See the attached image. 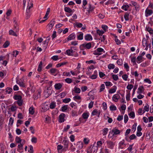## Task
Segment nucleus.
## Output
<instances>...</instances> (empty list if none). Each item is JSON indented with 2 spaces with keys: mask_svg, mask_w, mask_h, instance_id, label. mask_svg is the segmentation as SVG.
Segmentation results:
<instances>
[{
  "mask_svg": "<svg viewBox=\"0 0 153 153\" xmlns=\"http://www.w3.org/2000/svg\"><path fill=\"white\" fill-rule=\"evenodd\" d=\"M145 13L146 16H148V15H147V14H148L149 15H150L152 13L153 11L152 10H147L146 9V10Z\"/></svg>",
  "mask_w": 153,
  "mask_h": 153,
  "instance_id": "a878e982",
  "label": "nucleus"
},
{
  "mask_svg": "<svg viewBox=\"0 0 153 153\" xmlns=\"http://www.w3.org/2000/svg\"><path fill=\"white\" fill-rule=\"evenodd\" d=\"M112 132L111 133V134H112V136H111L110 133L108 135V137L109 138H111L114 135L119 134L120 133V131L117 129V128L115 127L113 128L112 130Z\"/></svg>",
  "mask_w": 153,
  "mask_h": 153,
  "instance_id": "f03ea898",
  "label": "nucleus"
},
{
  "mask_svg": "<svg viewBox=\"0 0 153 153\" xmlns=\"http://www.w3.org/2000/svg\"><path fill=\"white\" fill-rule=\"evenodd\" d=\"M64 10L65 12L68 13H71L72 12V10L70 8L67 7H65Z\"/></svg>",
  "mask_w": 153,
  "mask_h": 153,
  "instance_id": "e433bc0d",
  "label": "nucleus"
},
{
  "mask_svg": "<svg viewBox=\"0 0 153 153\" xmlns=\"http://www.w3.org/2000/svg\"><path fill=\"white\" fill-rule=\"evenodd\" d=\"M41 91H39L37 93H36L33 96V98L34 100H37L41 97Z\"/></svg>",
  "mask_w": 153,
  "mask_h": 153,
  "instance_id": "f8f14e48",
  "label": "nucleus"
},
{
  "mask_svg": "<svg viewBox=\"0 0 153 153\" xmlns=\"http://www.w3.org/2000/svg\"><path fill=\"white\" fill-rule=\"evenodd\" d=\"M15 140L17 143H22V140L19 137L16 136V138Z\"/></svg>",
  "mask_w": 153,
  "mask_h": 153,
  "instance_id": "4c0bfd02",
  "label": "nucleus"
},
{
  "mask_svg": "<svg viewBox=\"0 0 153 153\" xmlns=\"http://www.w3.org/2000/svg\"><path fill=\"white\" fill-rule=\"evenodd\" d=\"M125 140H123L122 141H120L119 143V149H123L124 148L123 146V145L125 146H126L125 144L124 143Z\"/></svg>",
  "mask_w": 153,
  "mask_h": 153,
  "instance_id": "dca6fc26",
  "label": "nucleus"
},
{
  "mask_svg": "<svg viewBox=\"0 0 153 153\" xmlns=\"http://www.w3.org/2000/svg\"><path fill=\"white\" fill-rule=\"evenodd\" d=\"M129 138L131 142V140L136 139L137 138V137L134 134H133L130 136Z\"/></svg>",
  "mask_w": 153,
  "mask_h": 153,
  "instance_id": "49530a36",
  "label": "nucleus"
},
{
  "mask_svg": "<svg viewBox=\"0 0 153 153\" xmlns=\"http://www.w3.org/2000/svg\"><path fill=\"white\" fill-rule=\"evenodd\" d=\"M129 7V5L127 4L123 5L121 8L125 11H127L128 10V9Z\"/></svg>",
  "mask_w": 153,
  "mask_h": 153,
  "instance_id": "37998d69",
  "label": "nucleus"
},
{
  "mask_svg": "<svg viewBox=\"0 0 153 153\" xmlns=\"http://www.w3.org/2000/svg\"><path fill=\"white\" fill-rule=\"evenodd\" d=\"M143 57L141 56H139L137 57V62L138 63H140L142 62L141 61Z\"/></svg>",
  "mask_w": 153,
  "mask_h": 153,
  "instance_id": "c9c22d12",
  "label": "nucleus"
},
{
  "mask_svg": "<svg viewBox=\"0 0 153 153\" xmlns=\"http://www.w3.org/2000/svg\"><path fill=\"white\" fill-rule=\"evenodd\" d=\"M76 26L77 27L80 28L82 26V24L80 23L76 22L74 24V26Z\"/></svg>",
  "mask_w": 153,
  "mask_h": 153,
  "instance_id": "f704fd0d",
  "label": "nucleus"
},
{
  "mask_svg": "<svg viewBox=\"0 0 153 153\" xmlns=\"http://www.w3.org/2000/svg\"><path fill=\"white\" fill-rule=\"evenodd\" d=\"M67 63V62H62V63H59L57 64L56 65V68H59V67L62 65H66Z\"/></svg>",
  "mask_w": 153,
  "mask_h": 153,
  "instance_id": "2f4dec72",
  "label": "nucleus"
},
{
  "mask_svg": "<svg viewBox=\"0 0 153 153\" xmlns=\"http://www.w3.org/2000/svg\"><path fill=\"white\" fill-rule=\"evenodd\" d=\"M131 61L133 63V65H137L136 62V57L133 56L131 59Z\"/></svg>",
  "mask_w": 153,
  "mask_h": 153,
  "instance_id": "5fc2aeb1",
  "label": "nucleus"
},
{
  "mask_svg": "<svg viewBox=\"0 0 153 153\" xmlns=\"http://www.w3.org/2000/svg\"><path fill=\"white\" fill-rule=\"evenodd\" d=\"M97 72L96 70L94 72V74L93 75L90 76V77L92 79H95L97 78Z\"/></svg>",
  "mask_w": 153,
  "mask_h": 153,
  "instance_id": "412c9836",
  "label": "nucleus"
},
{
  "mask_svg": "<svg viewBox=\"0 0 153 153\" xmlns=\"http://www.w3.org/2000/svg\"><path fill=\"white\" fill-rule=\"evenodd\" d=\"M69 143V141L68 140H64L63 141L62 143L64 146V147L63 149V150L64 151H66L68 149V147Z\"/></svg>",
  "mask_w": 153,
  "mask_h": 153,
  "instance_id": "423d86ee",
  "label": "nucleus"
},
{
  "mask_svg": "<svg viewBox=\"0 0 153 153\" xmlns=\"http://www.w3.org/2000/svg\"><path fill=\"white\" fill-rule=\"evenodd\" d=\"M12 89L11 88H7L6 89L5 92L8 94H10L12 91Z\"/></svg>",
  "mask_w": 153,
  "mask_h": 153,
  "instance_id": "79ce46f5",
  "label": "nucleus"
},
{
  "mask_svg": "<svg viewBox=\"0 0 153 153\" xmlns=\"http://www.w3.org/2000/svg\"><path fill=\"white\" fill-rule=\"evenodd\" d=\"M88 116L89 114L88 113H84L82 115V117L84 119H87Z\"/></svg>",
  "mask_w": 153,
  "mask_h": 153,
  "instance_id": "bb28decb",
  "label": "nucleus"
},
{
  "mask_svg": "<svg viewBox=\"0 0 153 153\" xmlns=\"http://www.w3.org/2000/svg\"><path fill=\"white\" fill-rule=\"evenodd\" d=\"M130 14V13H128L127 12H126L124 15V18L126 21H127L129 20V16Z\"/></svg>",
  "mask_w": 153,
  "mask_h": 153,
  "instance_id": "393cba45",
  "label": "nucleus"
},
{
  "mask_svg": "<svg viewBox=\"0 0 153 153\" xmlns=\"http://www.w3.org/2000/svg\"><path fill=\"white\" fill-rule=\"evenodd\" d=\"M85 39L87 41H91L93 39L92 37L90 34H87L85 36Z\"/></svg>",
  "mask_w": 153,
  "mask_h": 153,
  "instance_id": "2eb2a0df",
  "label": "nucleus"
},
{
  "mask_svg": "<svg viewBox=\"0 0 153 153\" xmlns=\"http://www.w3.org/2000/svg\"><path fill=\"white\" fill-rule=\"evenodd\" d=\"M24 79L23 78L19 80H16V82L17 84L19 85V86L22 87H25V85L24 83Z\"/></svg>",
  "mask_w": 153,
  "mask_h": 153,
  "instance_id": "0eeeda50",
  "label": "nucleus"
},
{
  "mask_svg": "<svg viewBox=\"0 0 153 153\" xmlns=\"http://www.w3.org/2000/svg\"><path fill=\"white\" fill-rule=\"evenodd\" d=\"M65 54L68 56H71L74 57H77L78 56V54L76 51H74L73 49H70L67 50L66 51Z\"/></svg>",
  "mask_w": 153,
  "mask_h": 153,
  "instance_id": "f257e3e1",
  "label": "nucleus"
},
{
  "mask_svg": "<svg viewBox=\"0 0 153 153\" xmlns=\"http://www.w3.org/2000/svg\"><path fill=\"white\" fill-rule=\"evenodd\" d=\"M10 43L8 41H6L3 45V47L4 48H6L10 45Z\"/></svg>",
  "mask_w": 153,
  "mask_h": 153,
  "instance_id": "ea45409f",
  "label": "nucleus"
},
{
  "mask_svg": "<svg viewBox=\"0 0 153 153\" xmlns=\"http://www.w3.org/2000/svg\"><path fill=\"white\" fill-rule=\"evenodd\" d=\"M42 62L41 61L39 63V65L37 71L39 72H41L42 70Z\"/></svg>",
  "mask_w": 153,
  "mask_h": 153,
  "instance_id": "c85d7f7f",
  "label": "nucleus"
},
{
  "mask_svg": "<svg viewBox=\"0 0 153 153\" xmlns=\"http://www.w3.org/2000/svg\"><path fill=\"white\" fill-rule=\"evenodd\" d=\"M131 74L132 75H134L135 77H137L138 76L139 74H138L137 71H135V72H131Z\"/></svg>",
  "mask_w": 153,
  "mask_h": 153,
  "instance_id": "0e129e2a",
  "label": "nucleus"
},
{
  "mask_svg": "<svg viewBox=\"0 0 153 153\" xmlns=\"http://www.w3.org/2000/svg\"><path fill=\"white\" fill-rule=\"evenodd\" d=\"M68 105H65L62 106L61 108V110L63 112H65L68 109Z\"/></svg>",
  "mask_w": 153,
  "mask_h": 153,
  "instance_id": "c756f323",
  "label": "nucleus"
},
{
  "mask_svg": "<svg viewBox=\"0 0 153 153\" xmlns=\"http://www.w3.org/2000/svg\"><path fill=\"white\" fill-rule=\"evenodd\" d=\"M83 33L82 32H80V34L77 35V38L78 40H81L83 39Z\"/></svg>",
  "mask_w": 153,
  "mask_h": 153,
  "instance_id": "cd10ccee",
  "label": "nucleus"
},
{
  "mask_svg": "<svg viewBox=\"0 0 153 153\" xmlns=\"http://www.w3.org/2000/svg\"><path fill=\"white\" fill-rule=\"evenodd\" d=\"M83 141L85 144H87L89 143V140H88V139L87 138H85L84 139Z\"/></svg>",
  "mask_w": 153,
  "mask_h": 153,
  "instance_id": "774afa93",
  "label": "nucleus"
},
{
  "mask_svg": "<svg viewBox=\"0 0 153 153\" xmlns=\"http://www.w3.org/2000/svg\"><path fill=\"white\" fill-rule=\"evenodd\" d=\"M14 23L13 30L16 31V32H18L19 31V25L17 24V22L16 20L14 21Z\"/></svg>",
  "mask_w": 153,
  "mask_h": 153,
  "instance_id": "9b49d317",
  "label": "nucleus"
},
{
  "mask_svg": "<svg viewBox=\"0 0 153 153\" xmlns=\"http://www.w3.org/2000/svg\"><path fill=\"white\" fill-rule=\"evenodd\" d=\"M104 83L106 86H111L112 85V83L109 81L104 82Z\"/></svg>",
  "mask_w": 153,
  "mask_h": 153,
  "instance_id": "052dcab7",
  "label": "nucleus"
},
{
  "mask_svg": "<svg viewBox=\"0 0 153 153\" xmlns=\"http://www.w3.org/2000/svg\"><path fill=\"white\" fill-rule=\"evenodd\" d=\"M120 98V96L119 94H117L114 95L112 97V100L115 102H117Z\"/></svg>",
  "mask_w": 153,
  "mask_h": 153,
  "instance_id": "4468645a",
  "label": "nucleus"
},
{
  "mask_svg": "<svg viewBox=\"0 0 153 153\" xmlns=\"http://www.w3.org/2000/svg\"><path fill=\"white\" fill-rule=\"evenodd\" d=\"M128 120V118L127 115L126 114H125L124 116V122L125 123H126Z\"/></svg>",
  "mask_w": 153,
  "mask_h": 153,
  "instance_id": "4d7b16f0",
  "label": "nucleus"
},
{
  "mask_svg": "<svg viewBox=\"0 0 153 153\" xmlns=\"http://www.w3.org/2000/svg\"><path fill=\"white\" fill-rule=\"evenodd\" d=\"M55 20L54 19H53L48 24L47 26L46 30L49 31L52 28L53 26L55 24Z\"/></svg>",
  "mask_w": 153,
  "mask_h": 153,
  "instance_id": "20e7f679",
  "label": "nucleus"
},
{
  "mask_svg": "<svg viewBox=\"0 0 153 153\" xmlns=\"http://www.w3.org/2000/svg\"><path fill=\"white\" fill-rule=\"evenodd\" d=\"M82 7L85 9H86V8L85 7V5L87 4V1L86 0H83L82 1Z\"/></svg>",
  "mask_w": 153,
  "mask_h": 153,
  "instance_id": "de8ad7c7",
  "label": "nucleus"
},
{
  "mask_svg": "<svg viewBox=\"0 0 153 153\" xmlns=\"http://www.w3.org/2000/svg\"><path fill=\"white\" fill-rule=\"evenodd\" d=\"M70 138L71 141L73 142L75 140V136L74 135L72 134L70 137Z\"/></svg>",
  "mask_w": 153,
  "mask_h": 153,
  "instance_id": "338daca9",
  "label": "nucleus"
},
{
  "mask_svg": "<svg viewBox=\"0 0 153 153\" xmlns=\"http://www.w3.org/2000/svg\"><path fill=\"white\" fill-rule=\"evenodd\" d=\"M17 103L19 106H21L23 104V100L22 99L17 101Z\"/></svg>",
  "mask_w": 153,
  "mask_h": 153,
  "instance_id": "13d9d810",
  "label": "nucleus"
},
{
  "mask_svg": "<svg viewBox=\"0 0 153 153\" xmlns=\"http://www.w3.org/2000/svg\"><path fill=\"white\" fill-rule=\"evenodd\" d=\"M119 51L120 52V53L121 54H124L125 53L126 50L124 48H120L119 49Z\"/></svg>",
  "mask_w": 153,
  "mask_h": 153,
  "instance_id": "8fccbe9b",
  "label": "nucleus"
},
{
  "mask_svg": "<svg viewBox=\"0 0 153 153\" xmlns=\"http://www.w3.org/2000/svg\"><path fill=\"white\" fill-rule=\"evenodd\" d=\"M65 114L64 113H62L59 116V122L61 123L65 121Z\"/></svg>",
  "mask_w": 153,
  "mask_h": 153,
  "instance_id": "6e6552de",
  "label": "nucleus"
},
{
  "mask_svg": "<svg viewBox=\"0 0 153 153\" xmlns=\"http://www.w3.org/2000/svg\"><path fill=\"white\" fill-rule=\"evenodd\" d=\"M48 72L51 75L56 76L59 72V71L55 68H52L48 71Z\"/></svg>",
  "mask_w": 153,
  "mask_h": 153,
  "instance_id": "39448f33",
  "label": "nucleus"
},
{
  "mask_svg": "<svg viewBox=\"0 0 153 153\" xmlns=\"http://www.w3.org/2000/svg\"><path fill=\"white\" fill-rule=\"evenodd\" d=\"M76 36L74 33H72L70 34L67 38V41L71 40L74 39L75 38Z\"/></svg>",
  "mask_w": 153,
  "mask_h": 153,
  "instance_id": "ddd939ff",
  "label": "nucleus"
},
{
  "mask_svg": "<svg viewBox=\"0 0 153 153\" xmlns=\"http://www.w3.org/2000/svg\"><path fill=\"white\" fill-rule=\"evenodd\" d=\"M108 131V129L107 128H104L103 130L102 134L103 135H105L107 134Z\"/></svg>",
  "mask_w": 153,
  "mask_h": 153,
  "instance_id": "72a5a7b5",
  "label": "nucleus"
},
{
  "mask_svg": "<svg viewBox=\"0 0 153 153\" xmlns=\"http://www.w3.org/2000/svg\"><path fill=\"white\" fill-rule=\"evenodd\" d=\"M52 93L51 88L50 87H48L45 88L44 91V96L46 97H48Z\"/></svg>",
  "mask_w": 153,
  "mask_h": 153,
  "instance_id": "7ed1b4c3",
  "label": "nucleus"
},
{
  "mask_svg": "<svg viewBox=\"0 0 153 153\" xmlns=\"http://www.w3.org/2000/svg\"><path fill=\"white\" fill-rule=\"evenodd\" d=\"M117 87L116 86L114 85L113 86V88H111L109 91V94H112L115 92L116 91Z\"/></svg>",
  "mask_w": 153,
  "mask_h": 153,
  "instance_id": "6ab92c4d",
  "label": "nucleus"
},
{
  "mask_svg": "<svg viewBox=\"0 0 153 153\" xmlns=\"http://www.w3.org/2000/svg\"><path fill=\"white\" fill-rule=\"evenodd\" d=\"M97 33L100 36H102V35L104 33V32L102 30H100L99 29L97 30Z\"/></svg>",
  "mask_w": 153,
  "mask_h": 153,
  "instance_id": "473e14b6",
  "label": "nucleus"
},
{
  "mask_svg": "<svg viewBox=\"0 0 153 153\" xmlns=\"http://www.w3.org/2000/svg\"><path fill=\"white\" fill-rule=\"evenodd\" d=\"M65 82L68 83H71L72 82V80L71 78H67L65 80Z\"/></svg>",
  "mask_w": 153,
  "mask_h": 153,
  "instance_id": "6e6d98bb",
  "label": "nucleus"
},
{
  "mask_svg": "<svg viewBox=\"0 0 153 153\" xmlns=\"http://www.w3.org/2000/svg\"><path fill=\"white\" fill-rule=\"evenodd\" d=\"M29 114L33 115L34 113V110L33 107H30L29 109Z\"/></svg>",
  "mask_w": 153,
  "mask_h": 153,
  "instance_id": "7c9ffc66",
  "label": "nucleus"
},
{
  "mask_svg": "<svg viewBox=\"0 0 153 153\" xmlns=\"http://www.w3.org/2000/svg\"><path fill=\"white\" fill-rule=\"evenodd\" d=\"M98 113V111L97 110L95 109L91 113V116H94L97 114V113Z\"/></svg>",
  "mask_w": 153,
  "mask_h": 153,
  "instance_id": "864d4df0",
  "label": "nucleus"
},
{
  "mask_svg": "<svg viewBox=\"0 0 153 153\" xmlns=\"http://www.w3.org/2000/svg\"><path fill=\"white\" fill-rule=\"evenodd\" d=\"M102 29L104 30L105 32H106L108 28V26L105 25H102Z\"/></svg>",
  "mask_w": 153,
  "mask_h": 153,
  "instance_id": "69168bd1",
  "label": "nucleus"
},
{
  "mask_svg": "<svg viewBox=\"0 0 153 153\" xmlns=\"http://www.w3.org/2000/svg\"><path fill=\"white\" fill-rule=\"evenodd\" d=\"M76 145L78 146V149H81L83 147V144L82 142L79 141L77 142Z\"/></svg>",
  "mask_w": 153,
  "mask_h": 153,
  "instance_id": "f3484780",
  "label": "nucleus"
},
{
  "mask_svg": "<svg viewBox=\"0 0 153 153\" xmlns=\"http://www.w3.org/2000/svg\"><path fill=\"white\" fill-rule=\"evenodd\" d=\"M54 87L56 89L59 90L62 88V85L60 83H56L55 84Z\"/></svg>",
  "mask_w": 153,
  "mask_h": 153,
  "instance_id": "aec40b11",
  "label": "nucleus"
},
{
  "mask_svg": "<svg viewBox=\"0 0 153 153\" xmlns=\"http://www.w3.org/2000/svg\"><path fill=\"white\" fill-rule=\"evenodd\" d=\"M107 144V145L108 147L110 149H113L114 146V144L111 141H106Z\"/></svg>",
  "mask_w": 153,
  "mask_h": 153,
  "instance_id": "9d476101",
  "label": "nucleus"
},
{
  "mask_svg": "<svg viewBox=\"0 0 153 153\" xmlns=\"http://www.w3.org/2000/svg\"><path fill=\"white\" fill-rule=\"evenodd\" d=\"M110 109L111 111H115L117 110V108L114 105H112L110 106Z\"/></svg>",
  "mask_w": 153,
  "mask_h": 153,
  "instance_id": "3c124183",
  "label": "nucleus"
},
{
  "mask_svg": "<svg viewBox=\"0 0 153 153\" xmlns=\"http://www.w3.org/2000/svg\"><path fill=\"white\" fill-rule=\"evenodd\" d=\"M115 68V65L113 64H110L108 65V68L109 69H114Z\"/></svg>",
  "mask_w": 153,
  "mask_h": 153,
  "instance_id": "09e8293b",
  "label": "nucleus"
},
{
  "mask_svg": "<svg viewBox=\"0 0 153 153\" xmlns=\"http://www.w3.org/2000/svg\"><path fill=\"white\" fill-rule=\"evenodd\" d=\"M81 46L87 49H89L91 48V42H88L87 43H84L81 45Z\"/></svg>",
  "mask_w": 153,
  "mask_h": 153,
  "instance_id": "1a4fd4ad",
  "label": "nucleus"
},
{
  "mask_svg": "<svg viewBox=\"0 0 153 153\" xmlns=\"http://www.w3.org/2000/svg\"><path fill=\"white\" fill-rule=\"evenodd\" d=\"M138 91L137 93L138 94H140L143 93L144 90V87L143 86H140L138 88Z\"/></svg>",
  "mask_w": 153,
  "mask_h": 153,
  "instance_id": "a211bd4d",
  "label": "nucleus"
},
{
  "mask_svg": "<svg viewBox=\"0 0 153 153\" xmlns=\"http://www.w3.org/2000/svg\"><path fill=\"white\" fill-rule=\"evenodd\" d=\"M56 105V103L54 102H52L50 104V108L52 109H53L55 107Z\"/></svg>",
  "mask_w": 153,
  "mask_h": 153,
  "instance_id": "58836bf2",
  "label": "nucleus"
},
{
  "mask_svg": "<svg viewBox=\"0 0 153 153\" xmlns=\"http://www.w3.org/2000/svg\"><path fill=\"white\" fill-rule=\"evenodd\" d=\"M150 132L147 131L146 133V138L147 140H149L150 139Z\"/></svg>",
  "mask_w": 153,
  "mask_h": 153,
  "instance_id": "bf43d9fd",
  "label": "nucleus"
},
{
  "mask_svg": "<svg viewBox=\"0 0 153 153\" xmlns=\"http://www.w3.org/2000/svg\"><path fill=\"white\" fill-rule=\"evenodd\" d=\"M94 9L93 7L91 6V5L90 4H89V9L88 10V11L89 13H90Z\"/></svg>",
  "mask_w": 153,
  "mask_h": 153,
  "instance_id": "a18cd8bd",
  "label": "nucleus"
},
{
  "mask_svg": "<svg viewBox=\"0 0 153 153\" xmlns=\"http://www.w3.org/2000/svg\"><path fill=\"white\" fill-rule=\"evenodd\" d=\"M146 30L148 31L150 34H153V29L149 27H146Z\"/></svg>",
  "mask_w": 153,
  "mask_h": 153,
  "instance_id": "b1692460",
  "label": "nucleus"
},
{
  "mask_svg": "<svg viewBox=\"0 0 153 153\" xmlns=\"http://www.w3.org/2000/svg\"><path fill=\"white\" fill-rule=\"evenodd\" d=\"M74 92L75 93H79L80 92L81 90L79 88H77L76 87H75L74 88Z\"/></svg>",
  "mask_w": 153,
  "mask_h": 153,
  "instance_id": "a19ab883",
  "label": "nucleus"
},
{
  "mask_svg": "<svg viewBox=\"0 0 153 153\" xmlns=\"http://www.w3.org/2000/svg\"><path fill=\"white\" fill-rule=\"evenodd\" d=\"M13 98L15 100H17L18 101L22 99L21 96L16 94L14 96Z\"/></svg>",
  "mask_w": 153,
  "mask_h": 153,
  "instance_id": "5701e85b",
  "label": "nucleus"
},
{
  "mask_svg": "<svg viewBox=\"0 0 153 153\" xmlns=\"http://www.w3.org/2000/svg\"><path fill=\"white\" fill-rule=\"evenodd\" d=\"M117 64L119 65H121L123 64V61L122 59H119L117 62Z\"/></svg>",
  "mask_w": 153,
  "mask_h": 153,
  "instance_id": "680f3d73",
  "label": "nucleus"
},
{
  "mask_svg": "<svg viewBox=\"0 0 153 153\" xmlns=\"http://www.w3.org/2000/svg\"><path fill=\"white\" fill-rule=\"evenodd\" d=\"M103 108H102L104 110H105L107 108V105L106 103L105 102H103L102 103Z\"/></svg>",
  "mask_w": 153,
  "mask_h": 153,
  "instance_id": "e2e57ef3",
  "label": "nucleus"
},
{
  "mask_svg": "<svg viewBox=\"0 0 153 153\" xmlns=\"http://www.w3.org/2000/svg\"><path fill=\"white\" fill-rule=\"evenodd\" d=\"M71 99L70 98H67L65 99L62 100V102L64 103H67L71 101Z\"/></svg>",
  "mask_w": 153,
  "mask_h": 153,
  "instance_id": "c03bdc74",
  "label": "nucleus"
},
{
  "mask_svg": "<svg viewBox=\"0 0 153 153\" xmlns=\"http://www.w3.org/2000/svg\"><path fill=\"white\" fill-rule=\"evenodd\" d=\"M17 32H16L14 30L12 29L10 30L9 32V33L10 35H11L13 36H17V35L16 33Z\"/></svg>",
  "mask_w": 153,
  "mask_h": 153,
  "instance_id": "4be33fe9",
  "label": "nucleus"
},
{
  "mask_svg": "<svg viewBox=\"0 0 153 153\" xmlns=\"http://www.w3.org/2000/svg\"><path fill=\"white\" fill-rule=\"evenodd\" d=\"M125 68L126 69L127 71H128L129 70V67L128 64L127 63H125L124 65Z\"/></svg>",
  "mask_w": 153,
  "mask_h": 153,
  "instance_id": "603ef678",
  "label": "nucleus"
}]
</instances>
